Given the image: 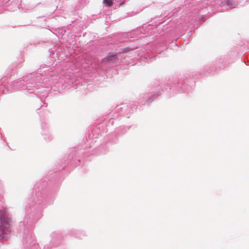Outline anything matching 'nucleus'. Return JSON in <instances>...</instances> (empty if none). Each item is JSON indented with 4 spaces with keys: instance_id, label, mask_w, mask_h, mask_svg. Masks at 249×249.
I'll return each mask as SVG.
<instances>
[{
    "instance_id": "1",
    "label": "nucleus",
    "mask_w": 249,
    "mask_h": 249,
    "mask_svg": "<svg viewBox=\"0 0 249 249\" xmlns=\"http://www.w3.org/2000/svg\"><path fill=\"white\" fill-rule=\"evenodd\" d=\"M54 197L52 195H47V191L42 187L36 191L35 194L29 200L25 207L26 213L24 220L20 222V231L24 233L23 245L25 249H51L52 247H57L61 240V235L57 232H53L52 239L49 245L44 246L42 249L35 240L34 236L31 231L32 226L41 217V210L47 204L53 203Z\"/></svg>"
},
{
    "instance_id": "2",
    "label": "nucleus",
    "mask_w": 249,
    "mask_h": 249,
    "mask_svg": "<svg viewBox=\"0 0 249 249\" xmlns=\"http://www.w3.org/2000/svg\"><path fill=\"white\" fill-rule=\"evenodd\" d=\"M44 68L47 69L46 66L42 68H40L36 72L29 73L23 76L21 79L14 81L10 84L11 90L20 89L26 91V93H34L43 102V98L48 96V89L52 84V79L48 75L49 72L48 69L42 72Z\"/></svg>"
},
{
    "instance_id": "3",
    "label": "nucleus",
    "mask_w": 249,
    "mask_h": 249,
    "mask_svg": "<svg viewBox=\"0 0 249 249\" xmlns=\"http://www.w3.org/2000/svg\"><path fill=\"white\" fill-rule=\"evenodd\" d=\"M194 83L193 79H188L187 76L180 79L172 78L169 79L168 87L170 90L176 89L179 92L188 93L192 91Z\"/></svg>"
},
{
    "instance_id": "4",
    "label": "nucleus",
    "mask_w": 249,
    "mask_h": 249,
    "mask_svg": "<svg viewBox=\"0 0 249 249\" xmlns=\"http://www.w3.org/2000/svg\"><path fill=\"white\" fill-rule=\"evenodd\" d=\"M10 219L7 210L3 206H0V240H7L11 232Z\"/></svg>"
},
{
    "instance_id": "5",
    "label": "nucleus",
    "mask_w": 249,
    "mask_h": 249,
    "mask_svg": "<svg viewBox=\"0 0 249 249\" xmlns=\"http://www.w3.org/2000/svg\"><path fill=\"white\" fill-rule=\"evenodd\" d=\"M162 89L159 85H154L148 87L147 93L140 95L138 103L142 105H149L156 98L161 94Z\"/></svg>"
},
{
    "instance_id": "6",
    "label": "nucleus",
    "mask_w": 249,
    "mask_h": 249,
    "mask_svg": "<svg viewBox=\"0 0 249 249\" xmlns=\"http://www.w3.org/2000/svg\"><path fill=\"white\" fill-rule=\"evenodd\" d=\"M136 109V105L132 102L123 103L116 107L115 111L124 116L133 113Z\"/></svg>"
},
{
    "instance_id": "7",
    "label": "nucleus",
    "mask_w": 249,
    "mask_h": 249,
    "mask_svg": "<svg viewBox=\"0 0 249 249\" xmlns=\"http://www.w3.org/2000/svg\"><path fill=\"white\" fill-rule=\"evenodd\" d=\"M119 60L118 55L116 53H109L106 57H104L102 59L103 63L108 62L110 64H113L117 62Z\"/></svg>"
},
{
    "instance_id": "8",
    "label": "nucleus",
    "mask_w": 249,
    "mask_h": 249,
    "mask_svg": "<svg viewBox=\"0 0 249 249\" xmlns=\"http://www.w3.org/2000/svg\"><path fill=\"white\" fill-rule=\"evenodd\" d=\"M160 51H161L159 50V49H155V47H152L151 52L150 53L149 52L147 53V54L144 58V61L147 62V63L152 62L156 56L155 53H160Z\"/></svg>"
},
{
    "instance_id": "9",
    "label": "nucleus",
    "mask_w": 249,
    "mask_h": 249,
    "mask_svg": "<svg viewBox=\"0 0 249 249\" xmlns=\"http://www.w3.org/2000/svg\"><path fill=\"white\" fill-rule=\"evenodd\" d=\"M221 4L222 6L225 7L227 9H231L236 6L237 1L235 0H223Z\"/></svg>"
},
{
    "instance_id": "10",
    "label": "nucleus",
    "mask_w": 249,
    "mask_h": 249,
    "mask_svg": "<svg viewBox=\"0 0 249 249\" xmlns=\"http://www.w3.org/2000/svg\"><path fill=\"white\" fill-rule=\"evenodd\" d=\"M71 235L78 238H82L84 236L86 235L85 232L80 230H73L71 231Z\"/></svg>"
},
{
    "instance_id": "11",
    "label": "nucleus",
    "mask_w": 249,
    "mask_h": 249,
    "mask_svg": "<svg viewBox=\"0 0 249 249\" xmlns=\"http://www.w3.org/2000/svg\"><path fill=\"white\" fill-rule=\"evenodd\" d=\"M104 3L107 6H110L113 4V0H104Z\"/></svg>"
},
{
    "instance_id": "12",
    "label": "nucleus",
    "mask_w": 249,
    "mask_h": 249,
    "mask_svg": "<svg viewBox=\"0 0 249 249\" xmlns=\"http://www.w3.org/2000/svg\"><path fill=\"white\" fill-rule=\"evenodd\" d=\"M210 67L211 66H206L204 67V71H206L209 74H211L212 72V70L210 69Z\"/></svg>"
},
{
    "instance_id": "13",
    "label": "nucleus",
    "mask_w": 249,
    "mask_h": 249,
    "mask_svg": "<svg viewBox=\"0 0 249 249\" xmlns=\"http://www.w3.org/2000/svg\"><path fill=\"white\" fill-rule=\"evenodd\" d=\"M122 50L123 53H126L129 52V51L131 50V48L129 47H126L122 49Z\"/></svg>"
},
{
    "instance_id": "14",
    "label": "nucleus",
    "mask_w": 249,
    "mask_h": 249,
    "mask_svg": "<svg viewBox=\"0 0 249 249\" xmlns=\"http://www.w3.org/2000/svg\"><path fill=\"white\" fill-rule=\"evenodd\" d=\"M41 106L42 107L44 106V107H46L47 106V104L45 102H44L43 105H42Z\"/></svg>"
},
{
    "instance_id": "15",
    "label": "nucleus",
    "mask_w": 249,
    "mask_h": 249,
    "mask_svg": "<svg viewBox=\"0 0 249 249\" xmlns=\"http://www.w3.org/2000/svg\"><path fill=\"white\" fill-rule=\"evenodd\" d=\"M201 19L202 22H204L205 21V19L203 18H202Z\"/></svg>"
},
{
    "instance_id": "16",
    "label": "nucleus",
    "mask_w": 249,
    "mask_h": 249,
    "mask_svg": "<svg viewBox=\"0 0 249 249\" xmlns=\"http://www.w3.org/2000/svg\"><path fill=\"white\" fill-rule=\"evenodd\" d=\"M43 184H44V185H45L46 184V182H43Z\"/></svg>"
},
{
    "instance_id": "17",
    "label": "nucleus",
    "mask_w": 249,
    "mask_h": 249,
    "mask_svg": "<svg viewBox=\"0 0 249 249\" xmlns=\"http://www.w3.org/2000/svg\"><path fill=\"white\" fill-rule=\"evenodd\" d=\"M80 161H81V160H80V159H78V161L79 162H80Z\"/></svg>"
},
{
    "instance_id": "18",
    "label": "nucleus",
    "mask_w": 249,
    "mask_h": 249,
    "mask_svg": "<svg viewBox=\"0 0 249 249\" xmlns=\"http://www.w3.org/2000/svg\"><path fill=\"white\" fill-rule=\"evenodd\" d=\"M223 66H220V69H222V68H223Z\"/></svg>"
}]
</instances>
